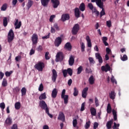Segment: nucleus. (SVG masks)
<instances>
[{
	"label": "nucleus",
	"mask_w": 129,
	"mask_h": 129,
	"mask_svg": "<svg viewBox=\"0 0 129 129\" xmlns=\"http://www.w3.org/2000/svg\"><path fill=\"white\" fill-rule=\"evenodd\" d=\"M45 68V63L42 61H38L37 63H36L34 66V68L38 70V71H43V69Z\"/></svg>",
	"instance_id": "1"
},
{
	"label": "nucleus",
	"mask_w": 129,
	"mask_h": 129,
	"mask_svg": "<svg viewBox=\"0 0 129 129\" xmlns=\"http://www.w3.org/2000/svg\"><path fill=\"white\" fill-rule=\"evenodd\" d=\"M15 38V33L13 29H10L8 34V42L11 43Z\"/></svg>",
	"instance_id": "2"
},
{
	"label": "nucleus",
	"mask_w": 129,
	"mask_h": 129,
	"mask_svg": "<svg viewBox=\"0 0 129 129\" xmlns=\"http://www.w3.org/2000/svg\"><path fill=\"white\" fill-rule=\"evenodd\" d=\"M65 93H66V90L63 89L61 93V98L63 99L64 104H67L68 103L69 96L68 95H65Z\"/></svg>",
	"instance_id": "3"
},
{
	"label": "nucleus",
	"mask_w": 129,
	"mask_h": 129,
	"mask_svg": "<svg viewBox=\"0 0 129 129\" xmlns=\"http://www.w3.org/2000/svg\"><path fill=\"white\" fill-rule=\"evenodd\" d=\"M79 30H80V26L78 24H76L72 30V35H77Z\"/></svg>",
	"instance_id": "4"
},
{
	"label": "nucleus",
	"mask_w": 129,
	"mask_h": 129,
	"mask_svg": "<svg viewBox=\"0 0 129 129\" xmlns=\"http://www.w3.org/2000/svg\"><path fill=\"white\" fill-rule=\"evenodd\" d=\"M56 62H58V61H62L63 59H64V54L62 52H58L57 53L56 55Z\"/></svg>",
	"instance_id": "5"
},
{
	"label": "nucleus",
	"mask_w": 129,
	"mask_h": 129,
	"mask_svg": "<svg viewBox=\"0 0 129 129\" xmlns=\"http://www.w3.org/2000/svg\"><path fill=\"white\" fill-rule=\"evenodd\" d=\"M38 39L39 38H38V35L37 34L34 33L32 35V36L31 37V40L33 45H37Z\"/></svg>",
	"instance_id": "6"
},
{
	"label": "nucleus",
	"mask_w": 129,
	"mask_h": 129,
	"mask_svg": "<svg viewBox=\"0 0 129 129\" xmlns=\"http://www.w3.org/2000/svg\"><path fill=\"white\" fill-rule=\"evenodd\" d=\"M52 77H51V80L53 81V82H56V80H57V77H58V75L57 74V71H56V70L53 69L52 70Z\"/></svg>",
	"instance_id": "7"
},
{
	"label": "nucleus",
	"mask_w": 129,
	"mask_h": 129,
	"mask_svg": "<svg viewBox=\"0 0 129 129\" xmlns=\"http://www.w3.org/2000/svg\"><path fill=\"white\" fill-rule=\"evenodd\" d=\"M62 43V38L60 37H57L54 41V45L55 47H59Z\"/></svg>",
	"instance_id": "8"
},
{
	"label": "nucleus",
	"mask_w": 129,
	"mask_h": 129,
	"mask_svg": "<svg viewBox=\"0 0 129 129\" xmlns=\"http://www.w3.org/2000/svg\"><path fill=\"white\" fill-rule=\"evenodd\" d=\"M51 2L53 9H57L60 5V1L59 0H51Z\"/></svg>",
	"instance_id": "9"
},
{
	"label": "nucleus",
	"mask_w": 129,
	"mask_h": 129,
	"mask_svg": "<svg viewBox=\"0 0 129 129\" xmlns=\"http://www.w3.org/2000/svg\"><path fill=\"white\" fill-rule=\"evenodd\" d=\"M101 70L103 72H107V71H110V66L108 63H106L105 66H103L101 68Z\"/></svg>",
	"instance_id": "10"
},
{
	"label": "nucleus",
	"mask_w": 129,
	"mask_h": 129,
	"mask_svg": "<svg viewBox=\"0 0 129 129\" xmlns=\"http://www.w3.org/2000/svg\"><path fill=\"white\" fill-rule=\"evenodd\" d=\"M57 119H58V120H61L62 122H64V121H65V115L64 114V113L62 112H59L57 117Z\"/></svg>",
	"instance_id": "11"
},
{
	"label": "nucleus",
	"mask_w": 129,
	"mask_h": 129,
	"mask_svg": "<svg viewBox=\"0 0 129 129\" xmlns=\"http://www.w3.org/2000/svg\"><path fill=\"white\" fill-rule=\"evenodd\" d=\"M39 106L42 108V109H45L46 107H48V105L46 103V102L44 100H41L39 101Z\"/></svg>",
	"instance_id": "12"
},
{
	"label": "nucleus",
	"mask_w": 129,
	"mask_h": 129,
	"mask_svg": "<svg viewBox=\"0 0 129 129\" xmlns=\"http://www.w3.org/2000/svg\"><path fill=\"white\" fill-rule=\"evenodd\" d=\"M98 7L100 8V9H102V11L100 12V18H102V16L105 15V11H104V6L103 5V4H101V5Z\"/></svg>",
	"instance_id": "13"
},
{
	"label": "nucleus",
	"mask_w": 129,
	"mask_h": 129,
	"mask_svg": "<svg viewBox=\"0 0 129 129\" xmlns=\"http://www.w3.org/2000/svg\"><path fill=\"white\" fill-rule=\"evenodd\" d=\"M70 19V16L68 14H63L61 16V20L62 22H65V21H68Z\"/></svg>",
	"instance_id": "14"
},
{
	"label": "nucleus",
	"mask_w": 129,
	"mask_h": 129,
	"mask_svg": "<svg viewBox=\"0 0 129 129\" xmlns=\"http://www.w3.org/2000/svg\"><path fill=\"white\" fill-rule=\"evenodd\" d=\"M75 61V59L74 58V56L71 55L69 59V64L70 65V66H73V65L74 64Z\"/></svg>",
	"instance_id": "15"
},
{
	"label": "nucleus",
	"mask_w": 129,
	"mask_h": 129,
	"mask_svg": "<svg viewBox=\"0 0 129 129\" xmlns=\"http://www.w3.org/2000/svg\"><path fill=\"white\" fill-rule=\"evenodd\" d=\"M80 14H81V12L79 11V8H76L75 9V16L77 19H78V18H80Z\"/></svg>",
	"instance_id": "16"
},
{
	"label": "nucleus",
	"mask_w": 129,
	"mask_h": 129,
	"mask_svg": "<svg viewBox=\"0 0 129 129\" xmlns=\"http://www.w3.org/2000/svg\"><path fill=\"white\" fill-rule=\"evenodd\" d=\"M88 91V88L86 87L84 88L82 92V96L83 98H86L87 96V92Z\"/></svg>",
	"instance_id": "17"
},
{
	"label": "nucleus",
	"mask_w": 129,
	"mask_h": 129,
	"mask_svg": "<svg viewBox=\"0 0 129 129\" xmlns=\"http://www.w3.org/2000/svg\"><path fill=\"white\" fill-rule=\"evenodd\" d=\"M14 25L15 26L16 30H17V29H20L22 26V22L20 21L19 22V20L16 19Z\"/></svg>",
	"instance_id": "18"
},
{
	"label": "nucleus",
	"mask_w": 129,
	"mask_h": 129,
	"mask_svg": "<svg viewBox=\"0 0 129 129\" xmlns=\"http://www.w3.org/2000/svg\"><path fill=\"white\" fill-rule=\"evenodd\" d=\"M64 48L66 50H68V51H71V50H72V45H71V43H70V42H67L65 44Z\"/></svg>",
	"instance_id": "19"
},
{
	"label": "nucleus",
	"mask_w": 129,
	"mask_h": 129,
	"mask_svg": "<svg viewBox=\"0 0 129 129\" xmlns=\"http://www.w3.org/2000/svg\"><path fill=\"white\" fill-rule=\"evenodd\" d=\"M57 94H58V91H57V89H53L51 93V97L52 98H56V97H57Z\"/></svg>",
	"instance_id": "20"
},
{
	"label": "nucleus",
	"mask_w": 129,
	"mask_h": 129,
	"mask_svg": "<svg viewBox=\"0 0 129 129\" xmlns=\"http://www.w3.org/2000/svg\"><path fill=\"white\" fill-rule=\"evenodd\" d=\"M86 40L87 42L88 47L89 48H91L92 47V45L91 44V40H90V37H89V36H86Z\"/></svg>",
	"instance_id": "21"
},
{
	"label": "nucleus",
	"mask_w": 129,
	"mask_h": 129,
	"mask_svg": "<svg viewBox=\"0 0 129 129\" xmlns=\"http://www.w3.org/2000/svg\"><path fill=\"white\" fill-rule=\"evenodd\" d=\"M13 123V119L11 118L10 117H8V118L5 120V124H7V125H11L12 123Z\"/></svg>",
	"instance_id": "22"
},
{
	"label": "nucleus",
	"mask_w": 129,
	"mask_h": 129,
	"mask_svg": "<svg viewBox=\"0 0 129 129\" xmlns=\"http://www.w3.org/2000/svg\"><path fill=\"white\" fill-rule=\"evenodd\" d=\"M50 0H41V3L43 7H48Z\"/></svg>",
	"instance_id": "23"
},
{
	"label": "nucleus",
	"mask_w": 129,
	"mask_h": 129,
	"mask_svg": "<svg viewBox=\"0 0 129 129\" xmlns=\"http://www.w3.org/2000/svg\"><path fill=\"white\" fill-rule=\"evenodd\" d=\"M89 82L91 85H93V84H94V82H95V79L94 78V77H93V75L90 77L89 79Z\"/></svg>",
	"instance_id": "24"
},
{
	"label": "nucleus",
	"mask_w": 129,
	"mask_h": 129,
	"mask_svg": "<svg viewBox=\"0 0 129 129\" xmlns=\"http://www.w3.org/2000/svg\"><path fill=\"white\" fill-rule=\"evenodd\" d=\"M112 123H113V119H111L108 121L106 123V127L107 129L111 128V125H112Z\"/></svg>",
	"instance_id": "25"
},
{
	"label": "nucleus",
	"mask_w": 129,
	"mask_h": 129,
	"mask_svg": "<svg viewBox=\"0 0 129 129\" xmlns=\"http://www.w3.org/2000/svg\"><path fill=\"white\" fill-rule=\"evenodd\" d=\"M91 3H95L98 7L101 6L103 4V2L101 0H91Z\"/></svg>",
	"instance_id": "26"
},
{
	"label": "nucleus",
	"mask_w": 129,
	"mask_h": 129,
	"mask_svg": "<svg viewBox=\"0 0 129 129\" xmlns=\"http://www.w3.org/2000/svg\"><path fill=\"white\" fill-rule=\"evenodd\" d=\"M47 98V96H46V93H43L41 94L40 96L39 97V100H45Z\"/></svg>",
	"instance_id": "27"
},
{
	"label": "nucleus",
	"mask_w": 129,
	"mask_h": 129,
	"mask_svg": "<svg viewBox=\"0 0 129 129\" xmlns=\"http://www.w3.org/2000/svg\"><path fill=\"white\" fill-rule=\"evenodd\" d=\"M90 111L91 114L93 115V116H95V115H96V109H95V108H91Z\"/></svg>",
	"instance_id": "28"
},
{
	"label": "nucleus",
	"mask_w": 129,
	"mask_h": 129,
	"mask_svg": "<svg viewBox=\"0 0 129 129\" xmlns=\"http://www.w3.org/2000/svg\"><path fill=\"white\" fill-rule=\"evenodd\" d=\"M109 97L111 99H114L115 98V93L114 92V91H112L109 93Z\"/></svg>",
	"instance_id": "29"
},
{
	"label": "nucleus",
	"mask_w": 129,
	"mask_h": 129,
	"mask_svg": "<svg viewBox=\"0 0 129 129\" xmlns=\"http://www.w3.org/2000/svg\"><path fill=\"white\" fill-rule=\"evenodd\" d=\"M33 4H34V2H33V1L28 0V3L27 5V7L28 10L31 8V7H32Z\"/></svg>",
	"instance_id": "30"
},
{
	"label": "nucleus",
	"mask_w": 129,
	"mask_h": 129,
	"mask_svg": "<svg viewBox=\"0 0 129 129\" xmlns=\"http://www.w3.org/2000/svg\"><path fill=\"white\" fill-rule=\"evenodd\" d=\"M2 85L3 87L8 86V80L6 78H4L2 81Z\"/></svg>",
	"instance_id": "31"
},
{
	"label": "nucleus",
	"mask_w": 129,
	"mask_h": 129,
	"mask_svg": "<svg viewBox=\"0 0 129 129\" xmlns=\"http://www.w3.org/2000/svg\"><path fill=\"white\" fill-rule=\"evenodd\" d=\"M79 9L81 12H84L85 11V4L84 3H81L80 5Z\"/></svg>",
	"instance_id": "32"
},
{
	"label": "nucleus",
	"mask_w": 129,
	"mask_h": 129,
	"mask_svg": "<svg viewBox=\"0 0 129 129\" xmlns=\"http://www.w3.org/2000/svg\"><path fill=\"white\" fill-rule=\"evenodd\" d=\"M112 110V108H111V106L110 103H108L107 106V113H111V111Z\"/></svg>",
	"instance_id": "33"
},
{
	"label": "nucleus",
	"mask_w": 129,
	"mask_h": 129,
	"mask_svg": "<svg viewBox=\"0 0 129 129\" xmlns=\"http://www.w3.org/2000/svg\"><path fill=\"white\" fill-rule=\"evenodd\" d=\"M15 108L17 110H19L21 108V103L20 102H17L15 104Z\"/></svg>",
	"instance_id": "34"
},
{
	"label": "nucleus",
	"mask_w": 129,
	"mask_h": 129,
	"mask_svg": "<svg viewBox=\"0 0 129 129\" xmlns=\"http://www.w3.org/2000/svg\"><path fill=\"white\" fill-rule=\"evenodd\" d=\"M3 26L4 27L8 26V18L7 17H4L3 18Z\"/></svg>",
	"instance_id": "35"
},
{
	"label": "nucleus",
	"mask_w": 129,
	"mask_h": 129,
	"mask_svg": "<svg viewBox=\"0 0 129 129\" xmlns=\"http://www.w3.org/2000/svg\"><path fill=\"white\" fill-rule=\"evenodd\" d=\"M79 93V92L78 91V89H77V88L75 87L74 88V96H77V95H78Z\"/></svg>",
	"instance_id": "36"
},
{
	"label": "nucleus",
	"mask_w": 129,
	"mask_h": 129,
	"mask_svg": "<svg viewBox=\"0 0 129 129\" xmlns=\"http://www.w3.org/2000/svg\"><path fill=\"white\" fill-rule=\"evenodd\" d=\"M21 93H22V96H24V95H26V93H27V89L26 88L23 87L21 89Z\"/></svg>",
	"instance_id": "37"
},
{
	"label": "nucleus",
	"mask_w": 129,
	"mask_h": 129,
	"mask_svg": "<svg viewBox=\"0 0 129 129\" xmlns=\"http://www.w3.org/2000/svg\"><path fill=\"white\" fill-rule=\"evenodd\" d=\"M81 51L85 52V44L83 42H81Z\"/></svg>",
	"instance_id": "38"
},
{
	"label": "nucleus",
	"mask_w": 129,
	"mask_h": 129,
	"mask_svg": "<svg viewBox=\"0 0 129 129\" xmlns=\"http://www.w3.org/2000/svg\"><path fill=\"white\" fill-rule=\"evenodd\" d=\"M67 71L70 76H72V74H73V71L72 70V69H71V68L68 69Z\"/></svg>",
	"instance_id": "39"
},
{
	"label": "nucleus",
	"mask_w": 129,
	"mask_h": 129,
	"mask_svg": "<svg viewBox=\"0 0 129 129\" xmlns=\"http://www.w3.org/2000/svg\"><path fill=\"white\" fill-rule=\"evenodd\" d=\"M8 8V4H4L2 8H1V11H6L7 10V8Z\"/></svg>",
	"instance_id": "40"
},
{
	"label": "nucleus",
	"mask_w": 129,
	"mask_h": 129,
	"mask_svg": "<svg viewBox=\"0 0 129 129\" xmlns=\"http://www.w3.org/2000/svg\"><path fill=\"white\" fill-rule=\"evenodd\" d=\"M111 82H112V83H113V84H117V82H116V80H115V79H114V77L112 76L111 78Z\"/></svg>",
	"instance_id": "41"
},
{
	"label": "nucleus",
	"mask_w": 129,
	"mask_h": 129,
	"mask_svg": "<svg viewBox=\"0 0 129 129\" xmlns=\"http://www.w3.org/2000/svg\"><path fill=\"white\" fill-rule=\"evenodd\" d=\"M91 122L90 121H88L86 122V124L85 125V127L86 129H88L89 127H90Z\"/></svg>",
	"instance_id": "42"
},
{
	"label": "nucleus",
	"mask_w": 129,
	"mask_h": 129,
	"mask_svg": "<svg viewBox=\"0 0 129 129\" xmlns=\"http://www.w3.org/2000/svg\"><path fill=\"white\" fill-rule=\"evenodd\" d=\"M11 74H13V71L5 72V75L6 77H10Z\"/></svg>",
	"instance_id": "43"
},
{
	"label": "nucleus",
	"mask_w": 129,
	"mask_h": 129,
	"mask_svg": "<svg viewBox=\"0 0 129 129\" xmlns=\"http://www.w3.org/2000/svg\"><path fill=\"white\" fill-rule=\"evenodd\" d=\"M82 70H83V68L82 67V66H80L78 68L77 74H80L82 72Z\"/></svg>",
	"instance_id": "44"
},
{
	"label": "nucleus",
	"mask_w": 129,
	"mask_h": 129,
	"mask_svg": "<svg viewBox=\"0 0 129 129\" xmlns=\"http://www.w3.org/2000/svg\"><path fill=\"white\" fill-rule=\"evenodd\" d=\"M73 125L74 127H76L77 126V119H74L73 121Z\"/></svg>",
	"instance_id": "45"
},
{
	"label": "nucleus",
	"mask_w": 129,
	"mask_h": 129,
	"mask_svg": "<svg viewBox=\"0 0 129 129\" xmlns=\"http://www.w3.org/2000/svg\"><path fill=\"white\" fill-rule=\"evenodd\" d=\"M121 60L122 61H126V60H127V56L126 54H124L123 57H121Z\"/></svg>",
	"instance_id": "46"
},
{
	"label": "nucleus",
	"mask_w": 129,
	"mask_h": 129,
	"mask_svg": "<svg viewBox=\"0 0 129 129\" xmlns=\"http://www.w3.org/2000/svg\"><path fill=\"white\" fill-rule=\"evenodd\" d=\"M89 61L90 64H94L95 63V61H94V59H93V57H89Z\"/></svg>",
	"instance_id": "47"
},
{
	"label": "nucleus",
	"mask_w": 129,
	"mask_h": 129,
	"mask_svg": "<svg viewBox=\"0 0 129 129\" xmlns=\"http://www.w3.org/2000/svg\"><path fill=\"white\" fill-rule=\"evenodd\" d=\"M13 91L15 92V93H18V92H20V88H19V87H16L14 89Z\"/></svg>",
	"instance_id": "48"
},
{
	"label": "nucleus",
	"mask_w": 129,
	"mask_h": 129,
	"mask_svg": "<svg viewBox=\"0 0 129 129\" xmlns=\"http://www.w3.org/2000/svg\"><path fill=\"white\" fill-rule=\"evenodd\" d=\"M39 91H43L44 90V86H43V84H40L39 88H38Z\"/></svg>",
	"instance_id": "49"
},
{
	"label": "nucleus",
	"mask_w": 129,
	"mask_h": 129,
	"mask_svg": "<svg viewBox=\"0 0 129 129\" xmlns=\"http://www.w3.org/2000/svg\"><path fill=\"white\" fill-rule=\"evenodd\" d=\"M88 7L89 9L91 10V11H92L94 7H93V5H92V3H89L88 4Z\"/></svg>",
	"instance_id": "50"
},
{
	"label": "nucleus",
	"mask_w": 129,
	"mask_h": 129,
	"mask_svg": "<svg viewBox=\"0 0 129 129\" xmlns=\"http://www.w3.org/2000/svg\"><path fill=\"white\" fill-rule=\"evenodd\" d=\"M45 58L46 60H49L50 59V57L49 56V52H46L45 54Z\"/></svg>",
	"instance_id": "51"
},
{
	"label": "nucleus",
	"mask_w": 129,
	"mask_h": 129,
	"mask_svg": "<svg viewBox=\"0 0 129 129\" xmlns=\"http://www.w3.org/2000/svg\"><path fill=\"white\" fill-rule=\"evenodd\" d=\"M0 107L3 110L5 109V108H6V104L4 102L1 103H0Z\"/></svg>",
	"instance_id": "52"
},
{
	"label": "nucleus",
	"mask_w": 129,
	"mask_h": 129,
	"mask_svg": "<svg viewBox=\"0 0 129 129\" xmlns=\"http://www.w3.org/2000/svg\"><path fill=\"white\" fill-rule=\"evenodd\" d=\"M36 50L38 51V52H42L43 50V46L41 45H39L36 49Z\"/></svg>",
	"instance_id": "53"
},
{
	"label": "nucleus",
	"mask_w": 129,
	"mask_h": 129,
	"mask_svg": "<svg viewBox=\"0 0 129 129\" xmlns=\"http://www.w3.org/2000/svg\"><path fill=\"white\" fill-rule=\"evenodd\" d=\"M53 28L56 30V31H59L60 29L59 28V26H58V24L57 23H55L53 25Z\"/></svg>",
	"instance_id": "54"
},
{
	"label": "nucleus",
	"mask_w": 129,
	"mask_h": 129,
	"mask_svg": "<svg viewBox=\"0 0 129 129\" xmlns=\"http://www.w3.org/2000/svg\"><path fill=\"white\" fill-rule=\"evenodd\" d=\"M85 109V102H84L82 104L81 107V111H83Z\"/></svg>",
	"instance_id": "55"
},
{
	"label": "nucleus",
	"mask_w": 129,
	"mask_h": 129,
	"mask_svg": "<svg viewBox=\"0 0 129 129\" xmlns=\"http://www.w3.org/2000/svg\"><path fill=\"white\" fill-rule=\"evenodd\" d=\"M106 25L108 28L111 27V21L110 20L106 21Z\"/></svg>",
	"instance_id": "56"
},
{
	"label": "nucleus",
	"mask_w": 129,
	"mask_h": 129,
	"mask_svg": "<svg viewBox=\"0 0 129 129\" xmlns=\"http://www.w3.org/2000/svg\"><path fill=\"white\" fill-rule=\"evenodd\" d=\"M95 57H96V59H98L99 58L102 57L100 55V53H99V52L95 53Z\"/></svg>",
	"instance_id": "57"
},
{
	"label": "nucleus",
	"mask_w": 129,
	"mask_h": 129,
	"mask_svg": "<svg viewBox=\"0 0 129 129\" xmlns=\"http://www.w3.org/2000/svg\"><path fill=\"white\" fill-rule=\"evenodd\" d=\"M62 73H63V77L64 78H66L67 76V73H68L67 72V70H64L63 71H62Z\"/></svg>",
	"instance_id": "58"
},
{
	"label": "nucleus",
	"mask_w": 129,
	"mask_h": 129,
	"mask_svg": "<svg viewBox=\"0 0 129 129\" xmlns=\"http://www.w3.org/2000/svg\"><path fill=\"white\" fill-rule=\"evenodd\" d=\"M22 59V56L21 55H18L15 57V60L17 62H19L20 60Z\"/></svg>",
	"instance_id": "59"
},
{
	"label": "nucleus",
	"mask_w": 129,
	"mask_h": 129,
	"mask_svg": "<svg viewBox=\"0 0 129 129\" xmlns=\"http://www.w3.org/2000/svg\"><path fill=\"white\" fill-rule=\"evenodd\" d=\"M34 54H35V50H34V49L32 48L30 50V53H29V55L30 56H32V55H34Z\"/></svg>",
	"instance_id": "60"
},
{
	"label": "nucleus",
	"mask_w": 129,
	"mask_h": 129,
	"mask_svg": "<svg viewBox=\"0 0 129 129\" xmlns=\"http://www.w3.org/2000/svg\"><path fill=\"white\" fill-rule=\"evenodd\" d=\"M98 125H99V124L97 122H94V126H93V128L94 129H96L98 127Z\"/></svg>",
	"instance_id": "61"
},
{
	"label": "nucleus",
	"mask_w": 129,
	"mask_h": 129,
	"mask_svg": "<svg viewBox=\"0 0 129 129\" xmlns=\"http://www.w3.org/2000/svg\"><path fill=\"white\" fill-rule=\"evenodd\" d=\"M85 71H86V73H88V74L91 73L92 72V71L91 70V69H89L87 68H86Z\"/></svg>",
	"instance_id": "62"
},
{
	"label": "nucleus",
	"mask_w": 129,
	"mask_h": 129,
	"mask_svg": "<svg viewBox=\"0 0 129 129\" xmlns=\"http://www.w3.org/2000/svg\"><path fill=\"white\" fill-rule=\"evenodd\" d=\"M95 103L96 104V106H98L99 105V103H98V99L97 97L95 98Z\"/></svg>",
	"instance_id": "63"
},
{
	"label": "nucleus",
	"mask_w": 129,
	"mask_h": 129,
	"mask_svg": "<svg viewBox=\"0 0 129 129\" xmlns=\"http://www.w3.org/2000/svg\"><path fill=\"white\" fill-rule=\"evenodd\" d=\"M11 129H18V125L17 124H14L11 127Z\"/></svg>",
	"instance_id": "64"
}]
</instances>
